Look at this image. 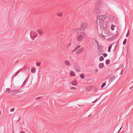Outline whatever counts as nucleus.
Listing matches in <instances>:
<instances>
[{"label":"nucleus","mask_w":133,"mask_h":133,"mask_svg":"<svg viewBox=\"0 0 133 133\" xmlns=\"http://www.w3.org/2000/svg\"><path fill=\"white\" fill-rule=\"evenodd\" d=\"M94 11L95 14L96 15L101 14L103 12V11L100 10L97 8H95L94 10Z\"/></svg>","instance_id":"f257e3e1"},{"label":"nucleus","mask_w":133,"mask_h":133,"mask_svg":"<svg viewBox=\"0 0 133 133\" xmlns=\"http://www.w3.org/2000/svg\"><path fill=\"white\" fill-rule=\"evenodd\" d=\"M13 92V93L14 94H17L19 93H21L23 91L21 90H14L12 91Z\"/></svg>","instance_id":"f03ea898"},{"label":"nucleus","mask_w":133,"mask_h":133,"mask_svg":"<svg viewBox=\"0 0 133 133\" xmlns=\"http://www.w3.org/2000/svg\"><path fill=\"white\" fill-rule=\"evenodd\" d=\"M95 4L97 5L99 4H102L103 3L102 1L100 0H97V1H95Z\"/></svg>","instance_id":"7ed1b4c3"},{"label":"nucleus","mask_w":133,"mask_h":133,"mask_svg":"<svg viewBox=\"0 0 133 133\" xmlns=\"http://www.w3.org/2000/svg\"><path fill=\"white\" fill-rule=\"evenodd\" d=\"M117 37V35H115L114 36H111L110 38H108V40L109 41H111V40L114 39V38H116Z\"/></svg>","instance_id":"20e7f679"},{"label":"nucleus","mask_w":133,"mask_h":133,"mask_svg":"<svg viewBox=\"0 0 133 133\" xmlns=\"http://www.w3.org/2000/svg\"><path fill=\"white\" fill-rule=\"evenodd\" d=\"M82 35H79L77 36V39L78 41H82Z\"/></svg>","instance_id":"39448f33"},{"label":"nucleus","mask_w":133,"mask_h":133,"mask_svg":"<svg viewBox=\"0 0 133 133\" xmlns=\"http://www.w3.org/2000/svg\"><path fill=\"white\" fill-rule=\"evenodd\" d=\"M104 66L103 63H100L98 65L99 68L101 69H102Z\"/></svg>","instance_id":"423d86ee"},{"label":"nucleus","mask_w":133,"mask_h":133,"mask_svg":"<svg viewBox=\"0 0 133 133\" xmlns=\"http://www.w3.org/2000/svg\"><path fill=\"white\" fill-rule=\"evenodd\" d=\"M115 79V77L114 76H112L109 79V82H111L112 81H113Z\"/></svg>","instance_id":"0eeeda50"},{"label":"nucleus","mask_w":133,"mask_h":133,"mask_svg":"<svg viewBox=\"0 0 133 133\" xmlns=\"http://www.w3.org/2000/svg\"><path fill=\"white\" fill-rule=\"evenodd\" d=\"M71 84L73 85L76 86L77 84V82L75 80L73 81L72 82Z\"/></svg>","instance_id":"6e6552de"},{"label":"nucleus","mask_w":133,"mask_h":133,"mask_svg":"<svg viewBox=\"0 0 133 133\" xmlns=\"http://www.w3.org/2000/svg\"><path fill=\"white\" fill-rule=\"evenodd\" d=\"M83 49L84 48H83L80 49L78 51L76 52V54L79 53L81 52L83 50Z\"/></svg>","instance_id":"1a4fd4ad"},{"label":"nucleus","mask_w":133,"mask_h":133,"mask_svg":"<svg viewBox=\"0 0 133 133\" xmlns=\"http://www.w3.org/2000/svg\"><path fill=\"white\" fill-rule=\"evenodd\" d=\"M80 46L79 45H77L76 47H75L74 49L72 51V52H73L76 50L78 49L80 47Z\"/></svg>","instance_id":"9d476101"},{"label":"nucleus","mask_w":133,"mask_h":133,"mask_svg":"<svg viewBox=\"0 0 133 133\" xmlns=\"http://www.w3.org/2000/svg\"><path fill=\"white\" fill-rule=\"evenodd\" d=\"M22 69H20L19 70L17 71L16 73H15V74L13 76V77H15L16 76V75L20 72L21 70Z\"/></svg>","instance_id":"9b49d317"},{"label":"nucleus","mask_w":133,"mask_h":133,"mask_svg":"<svg viewBox=\"0 0 133 133\" xmlns=\"http://www.w3.org/2000/svg\"><path fill=\"white\" fill-rule=\"evenodd\" d=\"M37 31L38 34L40 35H42L43 33L42 32L41 30L38 29L37 30Z\"/></svg>","instance_id":"f8f14e48"},{"label":"nucleus","mask_w":133,"mask_h":133,"mask_svg":"<svg viewBox=\"0 0 133 133\" xmlns=\"http://www.w3.org/2000/svg\"><path fill=\"white\" fill-rule=\"evenodd\" d=\"M65 64L67 66H69L70 65L69 62L67 60H65L64 62Z\"/></svg>","instance_id":"ddd939ff"},{"label":"nucleus","mask_w":133,"mask_h":133,"mask_svg":"<svg viewBox=\"0 0 133 133\" xmlns=\"http://www.w3.org/2000/svg\"><path fill=\"white\" fill-rule=\"evenodd\" d=\"M112 45L111 44H110L109 45V46L108 47V51L109 52H110L111 51V48Z\"/></svg>","instance_id":"4468645a"},{"label":"nucleus","mask_w":133,"mask_h":133,"mask_svg":"<svg viewBox=\"0 0 133 133\" xmlns=\"http://www.w3.org/2000/svg\"><path fill=\"white\" fill-rule=\"evenodd\" d=\"M11 91L10 89L9 88H7L6 89L5 92L6 93H9Z\"/></svg>","instance_id":"2eb2a0df"},{"label":"nucleus","mask_w":133,"mask_h":133,"mask_svg":"<svg viewBox=\"0 0 133 133\" xmlns=\"http://www.w3.org/2000/svg\"><path fill=\"white\" fill-rule=\"evenodd\" d=\"M81 28H80V30H81L82 31H83L84 30V29L85 28V26L84 25H81Z\"/></svg>","instance_id":"dca6fc26"},{"label":"nucleus","mask_w":133,"mask_h":133,"mask_svg":"<svg viewBox=\"0 0 133 133\" xmlns=\"http://www.w3.org/2000/svg\"><path fill=\"white\" fill-rule=\"evenodd\" d=\"M33 34H34V38H35L37 37L38 36V34H37V32H33Z\"/></svg>","instance_id":"f3484780"},{"label":"nucleus","mask_w":133,"mask_h":133,"mask_svg":"<svg viewBox=\"0 0 133 133\" xmlns=\"http://www.w3.org/2000/svg\"><path fill=\"white\" fill-rule=\"evenodd\" d=\"M110 60L109 59H107L106 60L105 63L106 65H108L109 64Z\"/></svg>","instance_id":"a211bd4d"},{"label":"nucleus","mask_w":133,"mask_h":133,"mask_svg":"<svg viewBox=\"0 0 133 133\" xmlns=\"http://www.w3.org/2000/svg\"><path fill=\"white\" fill-rule=\"evenodd\" d=\"M36 69L34 68H32L31 69V72L32 73H35Z\"/></svg>","instance_id":"6ab92c4d"},{"label":"nucleus","mask_w":133,"mask_h":133,"mask_svg":"<svg viewBox=\"0 0 133 133\" xmlns=\"http://www.w3.org/2000/svg\"><path fill=\"white\" fill-rule=\"evenodd\" d=\"M98 19L99 21V23H100V24H101L102 23H103V20L102 18L99 19Z\"/></svg>","instance_id":"aec40b11"},{"label":"nucleus","mask_w":133,"mask_h":133,"mask_svg":"<svg viewBox=\"0 0 133 133\" xmlns=\"http://www.w3.org/2000/svg\"><path fill=\"white\" fill-rule=\"evenodd\" d=\"M94 42H95V44H96V45H97L98 47H99V45L98 44V42L96 40V39L95 38H94Z\"/></svg>","instance_id":"412c9836"},{"label":"nucleus","mask_w":133,"mask_h":133,"mask_svg":"<svg viewBox=\"0 0 133 133\" xmlns=\"http://www.w3.org/2000/svg\"><path fill=\"white\" fill-rule=\"evenodd\" d=\"M104 60V58L102 56H100L99 58V61H103Z\"/></svg>","instance_id":"4be33fe9"},{"label":"nucleus","mask_w":133,"mask_h":133,"mask_svg":"<svg viewBox=\"0 0 133 133\" xmlns=\"http://www.w3.org/2000/svg\"><path fill=\"white\" fill-rule=\"evenodd\" d=\"M98 21H99L98 19H97L95 21V23H96V24L97 25H99L100 24V23H99V22H98Z\"/></svg>","instance_id":"5701e85b"},{"label":"nucleus","mask_w":133,"mask_h":133,"mask_svg":"<svg viewBox=\"0 0 133 133\" xmlns=\"http://www.w3.org/2000/svg\"><path fill=\"white\" fill-rule=\"evenodd\" d=\"M75 74L74 72L73 71L71 72L70 73V75L71 76H73Z\"/></svg>","instance_id":"b1692460"},{"label":"nucleus","mask_w":133,"mask_h":133,"mask_svg":"<svg viewBox=\"0 0 133 133\" xmlns=\"http://www.w3.org/2000/svg\"><path fill=\"white\" fill-rule=\"evenodd\" d=\"M127 40L126 38H125L123 42V45H125L126 44L127 42Z\"/></svg>","instance_id":"393cba45"},{"label":"nucleus","mask_w":133,"mask_h":133,"mask_svg":"<svg viewBox=\"0 0 133 133\" xmlns=\"http://www.w3.org/2000/svg\"><path fill=\"white\" fill-rule=\"evenodd\" d=\"M115 27V26L114 25H111V29L112 30H114V28Z\"/></svg>","instance_id":"a878e982"},{"label":"nucleus","mask_w":133,"mask_h":133,"mask_svg":"<svg viewBox=\"0 0 133 133\" xmlns=\"http://www.w3.org/2000/svg\"><path fill=\"white\" fill-rule=\"evenodd\" d=\"M80 78L82 79H83L84 77V75L82 74H80Z\"/></svg>","instance_id":"bb28decb"},{"label":"nucleus","mask_w":133,"mask_h":133,"mask_svg":"<svg viewBox=\"0 0 133 133\" xmlns=\"http://www.w3.org/2000/svg\"><path fill=\"white\" fill-rule=\"evenodd\" d=\"M102 18L103 19H107V16L105 15H103L102 17Z\"/></svg>","instance_id":"cd10ccee"},{"label":"nucleus","mask_w":133,"mask_h":133,"mask_svg":"<svg viewBox=\"0 0 133 133\" xmlns=\"http://www.w3.org/2000/svg\"><path fill=\"white\" fill-rule=\"evenodd\" d=\"M105 85L106 83H105L104 82L101 85V88H103L105 86Z\"/></svg>","instance_id":"c85d7f7f"},{"label":"nucleus","mask_w":133,"mask_h":133,"mask_svg":"<svg viewBox=\"0 0 133 133\" xmlns=\"http://www.w3.org/2000/svg\"><path fill=\"white\" fill-rule=\"evenodd\" d=\"M102 55L104 57H106L107 56V54L105 53H104L102 54Z\"/></svg>","instance_id":"c756f323"},{"label":"nucleus","mask_w":133,"mask_h":133,"mask_svg":"<svg viewBox=\"0 0 133 133\" xmlns=\"http://www.w3.org/2000/svg\"><path fill=\"white\" fill-rule=\"evenodd\" d=\"M70 89L71 90H75L76 89V87H71L70 88Z\"/></svg>","instance_id":"7c9ffc66"},{"label":"nucleus","mask_w":133,"mask_h":133,"mask_svg":"<svg viewBox=\"0 0 133 133\" xmlns=\"http://www.w3.org/2000/svg\"><path fill=\"white\" fill-rule=\"evenodd\" d=\"M41 64V63H38L37 62L36 65L37 66H39Z\"/></svg>","instance_id":"2f4dec72"},{"label":"nucleus","mask_w":133,"mask_h":133,"mask_svg":"<svg viewBox=\"0 0 133 133\" xmlns=\"http://www.w3.org/2000/svg\"><path fill=\"white\" fill-rule=\"evenodd\" d=\"M129 35V32L128 31L126 35V37H128Z\"/></svg>","instance_id":"473e14b6"},{"label":"nucleus","mask_w":133,"mask_h":133,"mask_svg":"<svg viewBox=\"0 0 133 133\" xmlns=\"http://www.w3.org/2000/svg\"><path fill=\"white\" fill-rule=\"evenodd\" d=\"M81 33L82 34V35H83L84 36H86V34L84 32H80V34Z\"/></svg>","instance_id":"72a5a7b5"},{"label":"nucleus","mask_w":133,"mask_h":133,"mask_svg":"<svg viewBox=\"0 0 133 133\" xmlns=\"http://www.w3.org/2000/svg\"><path fill=\"white\" fill-rule=\"evenodd\" d=\"M15 110V108H12L11 109L10 111L11 112H13Z\"/></svg>","instance_id":"f704fd0d"},{"label":"nucleus","mask_w":133,"mask_h":133,"mask_svg":"<svg viewBox=\"0 0 133 133\" xmlns=\"http://www.w3.org/2000/svg\"><path fill=\"white\" fill-rule=\"evenodd\" d=\"M58 15L59 17L61 16L62 15V13H61L60 14H58Z\"/></svg>","instance_id":"c9c22d12"},{"label":"nucleus","mask_w":133,"mask_h":133,"mask_svg":"<svg viewBox=\"0 0 133 133\" xmlns=\"http://www.w3.org/2000/svg\"><path fill=\"white\" fill-rule=\"evenodd\" d=\"M41 98V97H37L36 99L37 100H39L40 99V98Z\"/></svg>","instance_id":"e433bc0d"},{"label":"nucleus","mask_w":133,"mask_h":133,"mask_svg":"<svg viewBox=\"0 0 133 133\" xmlns=\"http://www.w3.org/2000/svg\"><path fill=\"white\" fill-rule=\"evenodd\" d=\"M26 79L23 82V85H25L26 84L25 82L26 81Z\"/></svg>","instance_id":"4c0bfd02"},{"label":"nucleus","mask_w":133,"mask_h":133,"mask_svg":"<svg viewBox=\"0 0 133 133\" xmlns=\"http://www.w3.org/2000/svg\"><path fill=\"white\" fill-rule=\"evenodd\" d=\"M98 71V70L97 69H95V73H96Z\"/></svg>","instance_id":"58836bf2"},{"label":"nucleus","mask_w":133,"mask_h":133,"mask_svg":"<svg viewBox=\"0 0 133 133\" xmlns=\"http://www.w3.org/2000/svg\"><path fill=\"white\" fill-rule=\"evenodd\" d=\"M75 69H76V71H78V72H79L80 71L78 69H77L76 68Z\"/></svg>","instance_id":"ea45409f"},{"label":"nucleus","mask_w":133,"mask_h":133,"mask_svg":"<svg viewBox=\"0 0 133 133\" xmlns=\"http://www.w3.org/2000/svg\"><path fill=\"white\" fill-rule=\"evenodd\" d=\"M97 99H96V100H95L94 101H93V102H91V103H94V102H96L97 101Z\"/></svg>","instance_id":"a19ab883"},{"label":"nucleus","mask_w":133,"mask_h":133,"mask_svg":"<svg viewBox=\"0 0 133 133\" xmlns=\"http://www.w3.org/2000/svg\"><path fill=\"white\" fill-rule=\"evenodd\" d=\"M101 35L102 36V37H105V36H104L102 34H101Z\"/></svg>","instance_id":"79ce46f5"},{"label":"nucleus","mask_w":133,"mask_h":133,"mask_svg":"<svg viewBox=\"0 0 133 133\" xmlns=\"http://www.w3.org/2000/svg\"><path fill=\"white\" fill-rule=\"evenodd\" d=\"M20 133H25V132L23 131H21Z\"/></svg>","instance_id":"37998d69"},{"label":"nucleus","mask_w":133,"mask_h":133,"mask_svg":"<svg viewBox=\"0 0 133 133\" xmlns=\"http://www.w3.org/2000/svg\"><path fill=\"white\" fill-rule=\"evenodd\" d=\"M71 43H69V44H68V46H70L71 45Z\"/></svg>","instance_id":"c03bdc74"},{"label":"nucleus","mask_w":133,"mask_h":133,"mask_svg":"<svg viewBox=\"0 0 133 133\" xmlns=\"http://www.w3.org/2000/svg\"><path fill=\"white\" fill-rule=\"evenodd\" d=\"M21 88V87H17V88L18 89H20Z\"/></svg>","instance_id":"a18cd8bd"},{"label":"nucleus","mask_w":133,"mask_h":133,"mask_svg":"<svg viewBox=\"0 0 133 133\" xmlns=\"http://www.w3.org/2000/svg\"><path fill=\"white\" fill-rule=\"evenodd\" d=\"M91 114H92L91 113V114L90 115H89L88 116V117H89L90 116H91Z\"/></svg>","instance_id":"49530a36"},{"label":"nucleus","mask_w":133,"mask_h":133,"mask_svg":"<svg viewBox=\"0 0 133 133\" xmlns=\"http://www.w3.org/2000/svg\"><path fill=\"white\" fill-rule=\"evenodd\" d=\"M18 61H16L15 62V63H18Z\"/></svg>","instance_id":"de8ad7c7"},{"label":"nucleus","mask_w":133,"mask_h":133,"mask_svg":"<svg viewBox=\"0 0 133 133\" xmlns=\"http://www.w3.org/2000/svg\"><path fill=\"white\" fill-rule=\"evenodd\" d=\"M123 128V126H122L120 128V129L121 130Z\"/></svg>","instance_id":"09e8293b"},{"label":"nucleus","mask_w":133,"mask_h":133,"mask_svg":"<svg viewBox=\"0 0 133 133\" xmlns=\"http://www.w3.org/2000/svg\"><path fill=\"white\" fill-rule=\"evenodd\" d=\"M121 130L120 129H119V130L118 131V132H117V133H118V132H119L120 131H121Z\"/></svg>","instance_id":"8fccbe9b"},{"label":"nucleus","mask_w":133,"mask_h":133,"mask_svg":"<svg viewBox=\"0 0 133 133\" xmlns=\"http://www.w3.org/2000/svg\"><path fill=\"white\" fill-rule=\"evenodd\" d=\"M133 87V86L132 87H130V88H129V89H131Z\"/></svg>","instance_id":"3c124183"},{"label":"nucleus","mask_w":133,"mask_h":133,"mask_svg":"<svg viewBox=\"0 0 133 133\" xmlns=\"http://www.w3.org/2000/svg\"><path fill=\"white\" fill-rule=\"evenodd\" d=\"M122 73H123L122 72H121L120 73V75L122 74Z\"/></svg>","instance_id":"603ef678"},{"label":"nucleus","mask_w":133,"mask_h":133,"mask_svg":"<svg viewBox=\"0 0 133 133\" xmlns=\"http://www.w3.org/2000/svg\"><path fill=\"white\" fill-rule=\"evenodd\" d=\"M116 45L115 46V48H114V50H115L116 48Z\"/></svg>","instance_id":"864d4df0"},{"label":"nucleus","mask_w":133,"mask_h":133,"mask_svg":"<svg viewBox=\"0 0 133 133\" xmlns=\"http://www.w3.org/2000/svg\"><path fill=\"white\" fill-rule=\"evenodd\" d=\"M23 84L21 85V88L23 86Z\"/></svg>","instance_id":"5fc2aeb1"},{"label":"nucleus","mask_w":133,"mask_h":133,"mask_svg":"<svg viewBox=\"0 0 133 133\" xmlns=\"http://www.w3.org/2000/svg\"><path fill=\"white\" fill-rule=\"evenodd\" d=\"M78 105L80 106V105Z\"/></svg>","instance_id":"6e6d98bb"},{"label":"nucleus","mask_w":133,"mask_h":133,"mask_svg":"<svg viewBox=\"0 0 133 133\" xmlns=\"http://www.w3.org/2000/svg\"><path fill=\"white\" fill-rule=\"evenodd\" d=\"M122 71V69L121 70V71Z\"/></svg>","instance_id":"4d7b16f0"}]
</instances>
